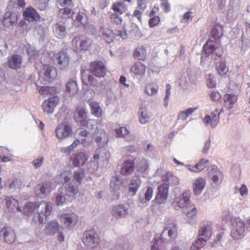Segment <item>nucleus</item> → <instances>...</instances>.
I'll return each mask as SVG.
<instances>
[{
    "instance_id": "2f4dec72",
    "label": "nucleus",
    "mask_w": 250,
    "mask_h": 250,
    "mask_svg": "<svg viewBox=\"0 0 250 250\" xmlns=\"http://www.w3.org/2000/svg\"><path fill=\"white\" fill-rule=\"evenodd\" d=\"M91 114L97 118H100L102 116V109L100 106L98 102L95 101H90L89 103Z\"/></svg>"
},
{
    "instance_id": "a18cd8bd",
    "label": "nucleus",
    "mask_w": 250,
    "mask_h": 250,
    "mask_svg": "<svg viewBox=\"0 0 250 250\" xmlns=\"http://www.w3.org/2000/svg\"><path fill=\"white\" fill-rule=\"evenodd\" d=\"M223 27L221 26L216 24L212 27L211 35L215 40H219L223 35Z\"/></svg>"
},
{
    "instance_id": "6e6d98bb",
    "label": "nucleus",
    "mask_w": 250,
    "mask_h": 250,
    "mask_svg": "<svg viewBox=\"0 0 250 250\" xmlns=\"http://www.w3.org/2000/svg\"><path fill=\"white\" fill-rule=\"evenodd\" d=\"M147 168V163L145 159L141 160L137 165V170L140 172H145Z\"/></svg>"
},
{
    "instance_id": "7ed1b4c3",
    "label": "nucleus",
    "mask_w": 250,
    "mask_h": 250,
    "mask_svg": "<svg viewBox=\"0 0 250 250\" xmlns=\"http://www.w3.org/2000/svg\"><path fill=\"white\" fill-rule=\"evenodd\" d=\"M82 241L85 247L92 249L99 245L101 239L96 231L91 229L83 232Z\"/></svg>"
},
{
    "instance_id": "473e14b6",
    "label": "nucleus",
    "mask_w": 250,
    "mask_h": 250,
    "mask_svg": "<svg viewBox=\"0 0 250 250\" xmlns=\"http://www.w3.org/2000/svg\"><path fill=\"white\" fill-rule=\"evenodd\" d=\"M206 184L205 180L201 177L198 178L193 185L194 192L195 194H200L204 189Z\"/></svg>"
},
{
    "instance_id": "052dcab7",
    "label": "nucleus",
    "mask_w": 250,
    "mask_h": 250,
    "mask_svg": "<svg viewBox=\"0 0 250 250\" xmlns=\"http://www.w3.org/2000/svg\"><path fill=\"white\" fill-rule=\"evenodd\" d=\"M160 22V18L159 16L151 17L148 20V25L150 28L158 25Z\"/></svg>"
},
{
    "instance_id": "e2e57ef3",
    "label": "nucleus",
    "mask_w": 250,
    "mask_h": 250,
    "mask_svg": "<svg viewBox=\"0 0 250 250\" xmlns=\"http://www.w3.org/2000/svg\"><path fill=\"white\" fill-rule=\"evenodd\" d=\"M121 184L120 180V176L119 175H116L112 177L111 182L110 186L114 188H116V187H118Z\"/></svg>"
},
{
    "instance_id": "2eb2a0df",
    "label": "nucleus",
    "mask_w": 250,
    "mask_h": 250,
    "mask_svg": "<svg viewBox=\"0 0 250 250\" xmlns=\"http://www.w3.org/2000/svg\"><path fill=\"white\" fill-rule=\"evenodd\" d=\"M18 21V15L10 11L6 12L2 20V23L6 27H10L17 24Z\"/></svg>"
},
{
    "instance_id": "864d4df0",
    "label": "nucleus",
    "mask_w": 250,
    "mask_h": 250,
    "mask_svg": "<svg viewBox=\"0 0 250 250\" xmlns=\"http://www.w3.org/2000/svg\"><path fill=\"white\" fill-rule=\"evenodd\" d=\"M70 180L68 175V172L64 171L56 177V181L58 183H65Z\"/></svg>"
},
{
    "instance_id": "ea45409f",
    "label": "nucleus",
    "mask_w": 250,
    "mask_h": 250,
    "mask_svg": "<svg viewBox=\"0 0 250 250\" xmlns=\"http://www.w3.org/2000/svg\"><path fill=\"white\" fill-rule=\"evenodd\" d=\"M167 231L168 235L169 237L172 239H175L177 236V227L175 224L171 223L165 228L163 232L165 231Z\"/></svg>"
},
{
    "instance_id": "0e129e2a",
    "label": "nucleus",
    "mask_w": 250,
    "mask_h": 250,
    "mask_svg": "<svg viewBox=\"0 0 250 250\" xmlns=\"http://www.w3.org/2000/svg\"><path fill=\"white\" fill-rule=\"evenodd\" d=\"M210 99L214 102H217L221 99V94L217 91H212L209 94Z\"/></svg>"
},
{
    "instance_id": "a211bd4d",
    "label": "nucleus",
    "mask_w": 250,
    "mask_h": 250,
    "mask_svg": "<svg viewBox=\"0 0 250 250\" xmlns=\"http://www.w3.org/2000/svg\"><path fill=\"white\" fill-rule=\"evenodd\" d=\"M212 235V229L208 224H203L201 225L198 232V237L205 239L206 241L209 240Z\"/></svg>"
},
{
    "instance_id": "49530a36",
    "label": "nucleus",
    "mask_w": 250,
    "mask_h": 250,
    "mask_svg": "<svg viewBox=\"0 0 250 250\" xmlns=\"http://www.w3.org/2000/svg\"><path fill=\"white\" fill-rule=\"evenodd\" d=\"M58 15L62 19H67L72 17L73 12L71 8L65 7L59 10Z\"/></svg>"
},
{
    "instance_id": "f8f14e48",
    "label": "nucleus",
    "mask_w": 250,
    "mask_h": 250,
    "mask_svg": "<svg viewBox=\"0 0 250 250\" xmlns=\"http://www.w3.org/2000/svg\"><path fill=\"white\" fill-rule=\"evenodd\" d=\"M88 157L83 152H79L72 154L70 157V162L75 167H79L85 164Z\"/></svg>"
},
{
    "instance_id": "9d476101",
    "label": "nucleus",
    "mask_w": 250,
    "mask_h": 250,
    "mask_svg": "<svg viewBox=\"0 0 250 250\" xmlns=\"http://www.w3.org/2000/svg\"><path fill=\"white\" fill-rule=\"evenodd\" d=\"M94 139L97 146L102 147L107 145L108 136L104 129L97 127L94 134Z\"/></svg>"
},
{
    "instance_id": "412c9836",
    "label": "nucleus",
    "mask_w": 250,
    "mask_h": 250,
    "mask_svg": "<svg viewBox=\"0 0 250 250\" xmlns=\"http://www.w3.org/2000/svg\"><path fill=\"white\" fill-rule=\"evenodd\" d=\"M53 32L58 38L62 39L66 37L67 31L65 23L62 21L57 22L53 27Z\"/></svg>"
},
{
    "instance_id": "a878e982",
    "label": "nucleus",
    "mask_w": 250,
    "mask_h": 250,
    "mask_svg": "<svg viewBox=\"0 0 250 250\" xmlns=\"http://www.w3.org/2000/svg\"><path fill=\"white\" fill-rule=\"evenodd\" d=\"M208 161L202 159L195 165H188L187 166L188 169L193 172L198 173L204 170L208 165Z\"/></svg>"
},
{
    "instance_id": "c03bdc74",
    "label": "nucleus",
    "mask_w": 250,
    "mask_h": 250,
    "mask_svg": "<svg viewBox=\"0 0 250 250\" xmlns=\"http://www.w3.org/2000/svg\"><path fill=\"white\" fill-rule=\"evenodd\" d=\"M185 208L184 213L188 217L192 218L196 215L197 209L194 205L188 204Z\"/></svg>"
},
{
    "instance_id": "4d7b16f0",
    "label": "nucleus",
    "mask_w": 250,
    "mask_h": 250,
    "mask_svg": "<svg viewBox=\"0 0 250 250\" xmlns=\"http://www.w3.org/2000/svg\"><path fill=\"white\" fill-rule=\"evenodd\" d=\"M76 20L82 25H85L87 22V17L85 14L83 12H79Z\"/></svg>"
},
{
    "instance_id": "13d9d810",
    "label": "nucleus",
    "mask_w": 250,
    "mask_h": 250,
    "mask_svg": "<svg viewBox=\"0 0 250 250\" xmlns=\"http://www.w3.org/2000/svg\"><path fill=\"white\" fill-rule=\"evenodd\" d=\"M58 75L57 70L54 68H48V81L55 79Z\"/></svg>"
},
{
    "instance_id": "bf43d9fd",
    "label": "nucleus",
    "mask_w": 250,
    "mask_h": 250,
    "mask_svg": "<svg viewBox=\"0 0 250 250\" xmlns=\"http://www.w3.org/2000/svg\"><path fill=\"white\" fill-rule=\"evenodd\" d=\"M247 39L250 40V23L246 22L245 24V33L242 36V42Z\"/></svg>"
},
{
    "instance_id": "603ef678",
    "label": "nucleus",
    "mask_w": 250,
    "mask_h": 250,
    "mask_svg": "<svg viewBox=\"0 0 250 250\" xmlns=\"http://www.w3.org/2000/svg\"><path fill=\"white\" fill-rule=\"evenodd\" d=\"M46 82V81L44 79V77H43L42 76H40L39 77V80L37 82V83L36 85L37 86V88L39 90V93L42 95L45 94V92L47 90V87L45 86L39 85V83H44V84H45Z\"/></svg>"
},
{
    "instance_id": "6ab92c4d",
    "label": "nucleus",
    "mask_w": 250,
    "mask_h": 250,
    "mask_svg": "<svg viewBox=\"0 0 250 250\" xmlns=\"http://www.w3.org/2000/svg\"><path fill=\"white\" fill-rule=\"evenodd\" d=\"M111 213L116 218H124L128 214V208L120 204L112 207Z\"/></svg>"
},
{
    "instance_id": "c85d7f7f",
    "label": "nucleus",
    "mask_w": 250,
    "mask_h": 250,
    "mask_svg": "<svg viewBox=\"0 0 250 250\" xmlns=\"http://www.w3.org/2000/svg\"><path fill=\"white\" fill-rule=\"evenodd\" d=\"M3 237L5 241L8 243H13L16 239V235L12 228L5 227L2 229Z\"/></svg>"
},
{
    "instance_id": "ddd939ff",
    "label": "nucleus",
    "mask_w": 250,
    "mask_h": 250,
    "mask_svg": "<svg viewBox=\"0 0 250 250\" xmlns=\"http://www.w3.org/2000/svg\"><path fill=\"white\" fill-rule=\"evenodd\" d=\"M223 110L222 108L220 111L218 109H216L212 111L210 116L206 115L203 119V122L206 125H210L211 127H215L219 123L220 120V114Z\"/></svg>"
},
{
    "instance_id": "1a4fd4ad",
    "label": "nucleus",
    "mask_w": 250,
    "mask_h": 250,
    "mask_svg": "<svg viewBox=\"0 0 250 250\" xmlns=\"http://www.w3.org/2000/svg\"><path fill=\"white\" fill-rule=\"evenodd\" d=\"M52 60L61 69L66 68L69 64V57L64 51H60L55 54Z\"/></svg>"
},
{
    "instance_id": "5701e85b",
    "label": "nucleus",
    "mask_w": 250,
    "mask_h": 250,
    "mask_svg": "<svg viewBox=\"0 0 250 250\" xmlns=\"http://www.w3.org/2000/svg\"><path fill=\"white\" fill-rule=\"evenodd\" d=\"M135 163L134 160H126L124 162L120 169V173L123 175H127L132 173L135 169Z\"/></svg>"
},
{
    "instance_id": "0eeeda50",
    "label": "nucleus",
    "mask_w": 250,
    "mask_h": 250,
    "mask_svg": "<svg viewBox=\"0 0 250 250\" xmlns=\"http://www.w3.org/2000/svg\"><path fill=\"white\" fill-rule=\"evenodd\" d=\"M89 70L93 75L97 78H103L107 73V69L104 63L101 61L91 62Z\"/></svg>"
},
{
    "instance_id": "37998d69",
    "label": "nucleus",
    "mask_w": 250,
    "mask_h": 250,
    "mask_svg": "<svg viewBox=\"0 0 250 250\" xmlns=\"http://www.w3.org/2000/svg\"><path fill=\"white\" fill-rule=\"evenodd\" d=\"M207 241L206 240L199 238L197 236V239L192 243L190 250H200L207 244Z\"/></svg>"
},
{
    "instance_id": "f257e3e1",
    "label": "nucleus",
    "mask_w": 250,
    "mask_h": 250,
    "mask_svg": "<svg viewBox=\"0 0 250 250\" xmlns=\"http://www.w3.org/2000/svg\"><path fill=\"white\" fill-rule=\"evenodd\" d=\"M35 211L39 214V222L41 224H45L47 220V203L41 202L37 204L29 202L23 208L24 213L27 216H30Z\"/></svg>"
},
{
    "instance_id": "3c124183",
    "label": "nucleus",
    "mask_w": 250,
    "mask_h": 250,
    "mask_svg": "<svg viewBox=\"0 0 250 250\" xmlns=\"http://www.w3.org/2000/svg\"><path fill=\"white\" fill-rule=\"evenodd\" d=\"M139 112L140 115L139 117V121L142 124L147 123L149 119V116L145 107H141L140 109Z\"/></svg>"
},
{
    "instance_id": "5fc2aeb1",
    "label": "nucleus",
    "mask_w": 250,
    "mask_h": 250,
    "mask_svg": "<svg viewBox=\"0 0 250 250\" xmlns=\"http://www.w3.org/2000/svg\"><path fill=\"white\" fill-rule=\"evenodd\" d=\"M78 187L76 185L74 186L71 183L68 185V187L66 188V193L68 195H75L77 194L78 192Z\"/></svg>"
},
{
    "instance_id": "774afa93",
    "label": "nucleus",
    "mask_w": 250,
    "mask_h": 250,
    "mask_svg": "<svg viewBox=\"0 0 250 250\" xmlns=\"http://www.w3.org/2000/svg\"><path fill=\"white\" fill-rule=\"evenodd\" d=\"M223 177V175L222 172L218 170V171L216 172V174L213 176L212 180L213 181V182L217 183L218 182L219 180L221 181Z\"/></svg>"
},
{
    "instance_id": "79ce46f5",
    "label": "nucleus",
    "mask_w": 250,
    "mask_h": 250,
    "mask_svg": "<svg viewBox=\"0 0 250 250\" xmlns=\"http://www.w3.org/2000/svg\"><path fill=\"white\" fill-rule=\"evenodd\" d=\"M216 67L217 73L220 76H224L229 72V67L225 62L219 61L216 63Z\"/></svg>"
},
{
    "instance_id": "9b49d317",
    "label": "nucleus",
    "mask_w": 250,
    "mask_h": 250,
    "mask_svg": "<svg viewBox=\"0 0 250 250\" xmlns=\"http://www.w3.org/2000/svg\"><path fill=\"white\" fill-rule=\"evenodd\" d=\"M72 133L71 125L67 123H62L56 129V134L58 139H63L69 136Z\"/></svg>"
},
{
    "instance_id": "aec40b11",
    "label": "nucleus",
    "mask_w": 250,
    "mask_h": 250,
    "mask_svg": "<svg viewBox=\"0 0 250 250\" xmlns=\"http://www.w3.org/2000/svg\"><path fill=\"white\" fill-rule=\"evenodd\" d=\"M146 71V65L140 62H135L131 66L130 72L135 76H143Z\"/></svg>"
},
{
    "instance_id": "680f3d73",
    "label": "nucleus",
    "mask_w": 250,
    "mask_h": 250,
    "mask_svg": "<svg viewBox=\"0 0 250 250\" xmlns=\"http://www.w3.org/2000/svg\"><path fill=\"white\" fill-rule=\"evenodd\" d=\"M116 133L118 137H125L128 135L129 131L125 127H121L119 129L116 130Z\"/></svg>"
},
{
    "instance_id": "4be33fe9",
    "label": "nucleus",
    "mask_w": 250,
    "mask_h": 250,
    "mask_svg": "<svg viewBox=\"0 0 250 250\" xmlns=\"http://www.w3.org/2000/svg\"><path fill=\"white\" fill-rule=\"evenodd\" d=\"M112 28L113 30H110L108 28L102 27L100 30L102 34L103 39L108 43H110L113 41L115 36L119 37V36L115 34V27Z\"/></svg>"
},
{
    "instance_id": "09e8293b",
    "label": "nucleus",
    "mask_w": 250,
    "mask_h": 250,
    "mask_svg": "<svg viewBox=\"0 0 250 250\" xmlns=\"http://www.w3.org/2000/svg\"><path fill=\"white\" fill-rule=\"evenodd\" d=\"M6 205L7 207L12 209L17 208L18 211L21 210V208L18 207V201L12 197H7L6 198Z\"/></svg>"
},
{
    "instance_id": "f3484780",
    "label": "nucleus",
    "mask_w": 250,
    "mask_h": 250,
    "mask_svg": "<svg viewBox=\"0 0 250 250\" xmlns=\"http://www.w3.org/2000/svg\"><path fill=\"white\" fill-rule=\"evenodd\" d=\"M60 219L67 228L76 224L78 222V217L74 213L62 214L60 215Z\"/></svg>"
},
{
    "instance_id": "4468645a",
    "label": "nucleus",
    "mask_w": 250,
    "mask_h": 250,
    "mask_svg": "<svg viewBox=\"0 0 250 250\" xmlns=\"http://www.w3.org/2000/svg\"><path fill=\"white\" fill-rule=\"evenodd\" d=\"M63 228L61 227L57 221H52L48 224V234H54L58 233V239L60 242L64 240V236L62 230Z\"/></svg>"
},
{
    "instance_id": "7c9ffc66",
    "label": "nucleus",
    "mask_w": 250,
    "mask_h": 250,
    "mask_svg": "<svg viewBox=\"0 0 250 250\" xmlns=\"http://www.w3.org/2000/svg\"><path fill=\"white\" fill-rule=\"evenodd\" d=\"M66 92L69 96H73L78 92L77 83L75 81L70 80L66 84Z\"/></svg>"
},
{
    "instance_id": "cd10ccee",
    "label": "nucleus",
    "mask_w": 250,
    "mask_h": 250,
    "mask_svg": "<svg viewBox=\"0 0 250 250\" xmlns=\"http://www.w3.org/2000/svg\"><path fill=\"white\" fill-rule=\"evenodd\" d=\"M74 118L77 122L82 123L84 122L87 118L85 108L82 106L77 107L74 113Z\"/></svg>"
},
{
    "instance_id": "f03ea898",
    "label": "nucleus",
    "mask_w": 250,
    "mask_h": 250,
    "mask_svg": "<svg viewBox=\"0 0 250 250\" xmlns=\"http://www.w3.org/2000/svg\"><path fill=\"white\" fill-rule=\"evenodd\" d=\"M230 223L231 237L235 240L243 238L246 234L245 222L239 217H232L230 219Z\"/></svg>"
},
{
    "instance_id": "423d86ee",
    "label": "nucleus",
    "mask_w": 250,
    "mask_h": 250,
    "mask_svg": "<svg viewBox=\"0 0 250 250\" xmlns=\"http://www.w3.org/2000/svg\"><path fill=\"white\" fill-rule=\"evenodd\" d=\"M59 101L57 88L48 86V113L53 112L54 108L58 104Z\"/></svg>"
},
{
    "instance_id": "f704fd0d",
    "label": "nucleus",
    "mask_w": 250,
    "mask_h": 250,
    "mask_svg": "<svg viewBox=\"0 0 250 250\" xmlns=\"http://www.w3.org/2000/svg\"><path fill=\"white\" fill-rule=\"evenodd\" d=\"M82 81L83 84L92 86H96L98 81L93 76L82 74Z\"/></svg>"
},
{
    "instance_id": "de8ad7c7",
    "label": "nucleus",
    "mask_w": 250,
    "mask_h": 250,
    "mask_svg": "<svg viewBox=\"0 0 250 250\" xmlns=\"http://www.w3.org/2000/svg\"><path fill=\"white\" fill-rule=\"evenodd\" d=\"M216 42L208 40L203 46V50L207 56L211 54L217 48L215 47L214 44Z\"/></svg>"
},
{
    "instance_id": "39448f33",
    "label": "nucleus",
    "mask_w": 250,
    "mask_h": 250,
    "mask_svg": "<svg viewBox=\"0 0 250 250\" xmlns=\"http://www.w3.org/2000/svg\"><path fill=\"white\" fill-rule=\"evenodd\" d=\"M120 15L117 14H112L110 19L112 24V28L115 27V34L123 39H125L127 35L125 31L124 30V27L122 24V19L120 17Z\"/></svg>"
},
{
    "instance_id": "4c0bfd02",
    "label": "nucleus",
    "mask_w": 250,
    "mask_h": 250,
    "mask_svg": "<svg viewBox=\"0 0 250 250\" xmlns=\"http://www.w3.org/2000/svg\"><path fill=\"white\" fill-rule=\"evenodd\" d=\"M153 193V189L152 187H146L144 188V193L143 196H140L139 199L140 202L145 203L149 200L152 198Z\"/></svg>"
},
{
    "instance_id": "338daca9",
    "label": "nucleus",
    "mask_w": 250,
    "mask_h": 250,
    "mask_svg": "<svg viewBox=\"0 0 250 250\" xmlns=\"http://www.w3.org/2000/svg\"><path fill=\"white\" fill-rule=\"evenodd\" d=\"M207 86L209 88H213L216 86V83L213 80V77L211 74H209L207 80Z\"/></svg>"
},
{
    "instance_id": "58836bf2",
    "label": "nucleus",
    "mask_w": 250,
    "mask_h": 250,
    "mask_svg": "<svg viewBox=\"0 0 250 250\" xmlns=\"http://www.w3.org/2000/svg\"><path fill=\"white\" fill-rule=\"evenodd\" d=\"M84 175V172L83 169H79L74 172L73 181L77 187L81 185Z\"/></svg>"
},
{
    "instance_id": "a19ab883",
    "label": "nucleus",
    "mask_w": 250,
    "mask_h": 250,
    "mask_svg": "<svg viewBox=\"0 0 250 250\" xmlns=\"http://www.w3.org/2000/svg\"><path fill=\"white\" fill-rule=\"evenodd\" d=\"M159 86L156 83H147L145 86V92L149 96H153L157 94Z\"/></svg>"
},
{
    "instance_id": "dca6fc26",
    "label": "nucleus",
    "mask_w": 250,
    "mask_h": 250,
    "mask_svg": "<svg viewBox=\"0 0 250 250\" xmlns=\"http://www.w3.org/2000/svg\"><path fill=\"white\" fill-rule=\"evenodd\" d=\"M22 57L18 54H13L8 57L7 66L13 69H18L21 67Z\"/></svg>"
},
{
    "instance_id": "b1692460",
    "label": "nucleus",
    "mask_w": 250,
    "mask_h": 250,
    "mask_svg": "<svg viewBox=\"0 0 250 250\" xmlns=\"http://www.w3.org/2000/svg\"><path fill=\"white\" fill-rule=\"evenodd\" d=\"M189 199V193L188 192L185 191L175 198L173 204H176L179 208H185L187 205H188Z\"/></svg>"
},
{
    "instance_id": "8fccbe9b",
    "label": "nucleus",
    "mask_w": 250,
    "mask_h": 250,
    "mask_svg": "<svg viewBox=\"0 0 250 250\" xmlns=\"http://www.w3.org/2000/svg\"><path fill=\"white\" fill-rule=\"evenodd\" d=\"M47 184L44 183L38 185L35 188V192L36 195L40 198L45 197L47 189Z\"/></svg>"
},
{
    "instance_id": "6e6552de",
    "label": "nucleus",
    "mask_w": 250,
    "mask_h": 250,
    "mask_svg": "<svg viewBox=\"0 0 250 250\" xmlns=\"http://www.w3.org/2000/svg\"><path fill=\"white\" fill-rule=\"evenodd\" d=\"M168 185L167 183L159 185L153 201L159 205L166 203L168 196Z\"/></svg>"
},
{
    "instance_id": "69168bd1",
    "label": "nucleus",
    "mask_w": 250,
    "mask_h": 250,
    "mask_svg": "<svg viewBox=\"0 0 250 250\" xmlns=\"http://www.w3.org/2000/svg\"><path fill=\"white\" fill-rule=\"evenodd\" d=\"M43 161L44 158L40 157L33 160L32 164L35 168H38L42 165Z\"/></svg>"
},
{
    "instance_id": "393cba45",
    "label": "nucleus",
    "mask_w": 250,
    "mask_h": 250,
    "mask_svg": "<svg viewBox=\"0 0 250 250\" xmlns=\"http://www.w3.org/2000/svg\"><path fill=\"white\" fill-rule=\"evenodd\" d=\"M238 100L237 96L232 93H227L224 96V106L227 109L234 107Z\"/></svg>"
},
{
    "instance_id": "c756f323",
    "label": "nucleus",
    "mask_w": 250,
    "mask_h": 250,
    "mask_svg": "<svg viewBox=\"0 0 250 250\" xmlns=\"http://www.w3.org/2000/svg\"><path fill=\"white\" fill-rule=\"evenodd\" d=\"M162 179L163 181L167 183L168 185L175 186L179 183L178 178L171 172H167L162 175Z\"/></svg>"
},
{
    "instance_id": "e433bc0d",
    "label": "nucleus",
    "mask_w": 250,
    "mask_h": 250,
    "mask_svg": "<svg viewBox=\"0 0 250 250\" xmlns=\"http://www.w3.org/2000/svg\"><path fill=\"white\" fill-rule=\"evenodd\" d=\"M141 180L139 177L133 178L130 183L129 191L135 194L141 185Z\"/></svg>"
},
{
    "instance_id": "20e7f679",
    "label": "nucleus",
    "mask_w": 250,
    "mask_h": 250,
    "mask_svg": "<svg viewBox=\"0 0 250 250\" xmlns=\"http://www.w3.org/2000/svg\"><path fill=\"white\" fill-rule=\"evenodd\" d=\"M72 42L75 49L80 52L88 51L92 44V41L83 35L76 36L73 39Z\"/></svg>"
},
{
    "instance_id": "c9c22d12",
    "label": "nucleus",
    "mask_w": 250,
    "mask_h": 250,
    "mask_svg": "<svg viewBox=\"0 0 250 250\" xmlns=\"http://www.w3.org/2000/svg\"><path fill=\"white\" fill-rule=\"evenodd\" d=\"M111 9L113 10L114 14L122 15L126 10V5L122 2H114L111 6Z\"/></svg>"
},
{
    "instance_id": "bb28decb",
    "label": "nucleus",
    "mask_w": 250,
    "mask_h": 250,
    "mask_svg": "<svg viewBox=\"0 0 250 250\" xmlns=\"http://www.w3.org/2000/svg\"><path fill=\"white\" fill-rule=\"evenodd\" d=\"M25 19L29 21H37L40 19V16L36 10L30 7L26 9L23 13Z\"/></svg>"
},
{
    "instance_id": "72a5a7b5",
    "label": "nucleus",
    "mask_w": 250,
    "mask_h": 250,
    "mask_svg": "<svg viewBox=\"0 0 250 250\" xmlns=\"http://www.w3.org/2000/svg\"><path fill=\"white\" fill-rule=\"evenodd\" d=\"M146 51L143 46H138L133 52V56L135 59L141 61H145L146 58Z\"/></svg>"
}]
</instances>
